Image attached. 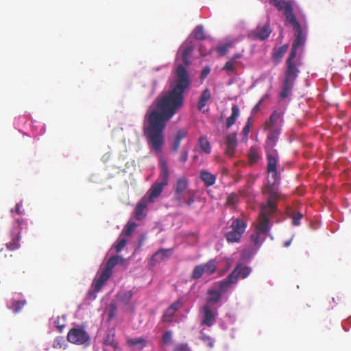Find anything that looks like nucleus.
<instances>
[{"label":"nucleus","mask_w":351,"mask_h":351,"mask_svg":"<svg viewBox=\"0 0 351 351\" xmlns=\"http://www.w3.org/2000/svg\"><path fill=\"white\" fill-rule=\"evenodd\" d=\"M184 89H171L158 95L149 106L145 116L147 125L143 132L150 149L157 153L165 143L164 131L167 123L184 106Z\"/></svg>","instance_id":"f257e3e1"},{"label":"nucleus","mask_w":351,"mask_h":351,"mask_svg":"<svg viewBox=\"0 0 351 351\" xmlns=\"http://www.w3.org/2000/svg\"><path fill=\"white\" fill-rule=\"evenodd\" d=\"M293 27L295 39L292 43L291 49L286 60V70L285 72L284 87L292 88L295 84L301 65L300 58L297 57L298 50L303 47L306 43V36L303 32L300 24L297 19L289 23Z\"/></svg>","instance_id":"f03ea898"},{"label":"nucleus","mask_w":351,"mask_h":351,"mask_svg":"<svg viewBox=\"0 0 351 351\" xmlns=\"http://www.w3.org/2000/svg\"><path fill=\"white\" fill-rule=\"evenodd\" d=\"M169 177V167L167 161L160 158V174L157 180L152 184L149 189V202L159 197L165 186L168 184Z\"/></svg>","instance_id":"7ed1b4c3"},{"label":"nucleus","mask_w":351,"mask_h":351,"mask_svg":"<svg viewBox=\"0 0 351 351\" xmlns=\"http://www.w3.org/2000/svg\"><path fill=\"white\" fill-rule=\"evenodd\" d=\"M265 152L268 183L271 186H274L278 184L280 180V173L278 171L279 154L277 150H265Z\"/></svg>","instance_id":"20e7f679"},{"label":"nucleus","mask_w":351,"mask_h":351,"mask_svg":"<svg viewBox=\"0 0 351 351\" xmlns=\"http://www.w3.org/2000/svg\"><path fill=\"white\" fill-rule=\"evenodd\" d=\"M245 222L241 219H233L230 226L231 229L228 231L225 237L228 242H239L246 228Z\"/></svg>","instance_id":"39448f33"},{"label":"nucleus","mask_w":351,"mask_h":351,"mask_svg":"<svg viewBox=\"0 0 351 351\" xmlns=\"http://www.w3.org/2000/svg\"><path fill=\"white\" fill-rule=\"evenodd\" d=\"M67 340L73 344L88 346L90 344V337L83 327H77L69 331Z\"/></svg>","instance_id":"423d86ee"},{"label":"nucleus","mask_w":351,"mask_h":351,"mask_svg":"<svg viewBox=\"0 0 351 351\" xmlns=\"http://www.w3.org/2000/svg\"><path fill=\"white\" fill-rule=\"evenodd\" d=\"M23 219H17L14 223L13 230L10 232V241L5 243L6 248L8 250L13 251L19 248L21 240V232L22 230V224Z\"/></svg>","instance_id":"0eeeda50"},{"label":"nucleus","mask_w":351,"mask_h":351,"mask_svg":"<svg viewBox=\"0 0 351 351\" xmlns=\"http://www.w3.org/2000/svg\"><path fill=\"white\" fill-rule=\"evenodd\" d=\"M278 198L279 196L277 192L273 191H270L267 197V204L261 206V210L259 215L261 217H267L268 218L271 217L278 210L277 202Z\"/></svg>","instance_id":"6e6552de"},{"label":"nucleus","mask_w":351,"mask_h":351,"mask_svg":"<svg viewBox=\"0 0 351 351\" xmlns=\"http://www.w3.org/2000/svg\"><path fill=\"white\" fill-rule=\"evenodd\" d=\"M270 3L278 10L283 11L288 23L296 19L293 14L292 5L289 2L285 0H270Z\"/></svg>","instance_id":"1a4fd4ad"},{"label":"nucleus","mask_w":351,"mask_h":351,"mask_svg":"<svg viewBox=\"0 0 351 351\" xmlns=\"http://www.w3.org/2000/svg\"><path fill=\"white\" fill-rule=\"evenodd\" d=\"M176 86L174 88H189L190 85L189 73L182 64L177 66L176 69Z\"/></svg>","instance_id":"9d476101"},{"label":"nucleus","mask_w":351,"mask_h":351,"mask_svg":"<svg viewBox=\"0 0 351 351\" xmlns=\"http://www.w3.org/2000/svg\"><path fill=\"white\" fill-rule=\"evenodd\" d=\"M201 312L202 313L201 325H205L208 327L213 326L216 322L218 315L217 310H212L209 305L205 304L202 308Z\"/></svg>","instance_id":"9b49d317"},{"label":"nucleus","mask_w":351,"mask_h":351,"mask_svg":"<svg viewBox=\"0 0 351 351\" xmlns=\"http://www.w3.org/2000/svg\"><path fill=\"white\" fill-rule=\"evenodd\" d=\"M239 268V267H236L225 279L218 282L219 289L221 292H227L232 285L237 283Z\"/></svg>","instance_id":"f8f14e48"},{"label":"nucleus","mask_w":351,"mask_h":351,"mask_svg":"<svg viewBox=\"0 0 351 351\" xmlns=\"http://www.w3.org/2000/svg\"><path fill=\"white\" fill-rule=\"evenodd\" d=\"M271 33V29L269 23H266L263 26L258 25L257 27L250 33V36L253 40H266Z\"/></svg>","instance_id":"ddd939ff"},{"label":"nucleus","mask_w":351,"mask_h":351,"mask_svg":"<svg viewBox=\"0 0 351 351\" xmlns=\"http://www.w3.org/2000/svg\"><path fill=\"white\" fill-rule=\"evenodd\" d=\"M193 50L194 44L189 38L186 39L180 47V51L182 53V60L186 66L191 64L190 57Z\"/></svg>","instance_id":"4468645a"},{"label":"nucleus","mask_w":351,"mask_h":351,"mask_svg":"<svg viewBox=\"0 0 351 351\" xmlns=\"http://www.w3.org/2000/svg\"><path fill=\"white\" fill-rule=\"evenodd\" d=\"M269 132L267 135L265 149V150H276L274 149L280 134V128L267 129Z\"/></svg>","instance_id":"2eb2a0df"},{"label":"nucleus","mask_w":351,"mask_h":351,"mask_svg":"<svg viewBox=\"0 0 351 351\" xmlns=\"http://www.w3.org/2000/svg\"><path fill=\"white\" fill-rule=\"evenodd\" d=\"M183 305L182 302L180 300H178L172 303L164 312L162 316V320L164 322H171L173 319V317L177 311L182 308Z\"/></svg>","instance_id":"dca6fc26"},{"label":"nucleus","mask_w":351,"mask_h":351,"mask_svg":"<svg viewBox=\"0 0 351 351\" xmlns=\"http://www.w3.org/2000/svg\"><path fill=\"white\" fill-rule=\"evenodd\" d=\"M284 111L274 110L269 117V120L265 123V129L278 128L276 125L283 121Z\"/></svg>","instance_id":"f3484780"},{"label":"nucleus","mask_w":351,"mask_h":351,"mask_svg":"<svg viewBox=\"0 0 351 351\" xmlns=\"http://www.w3.org/2000/svg\"><path fill=\"white\" fill-rule=\"evenodd\" d=\"M237 145V134L230 133L226 136V153L229 156H232L234 154L235 148Z\"/></svg>","instance_id":"a211bd4d"},{"label":"nucleus","mask_w":351,"mask_h":351,"mask_svg":"<svg viewBox=\"0 0 351 351\" xmlns=\"http://www.w3.org/2000/svg\"><path fill=\"white\" fill-rule=\"evenodd\" d=\"M111 276L112 274L104 269L100 273L99 276L97 278H95L92 287L95 288L96 291H99Z\"/></svg>","instance_id":"6ab92c4d"},{"label":"nucleus","mask_w":351,"mask_h":351,"mask_svg":"<svg viewBox=\"0 0 351 351\" xmlns=\"http://www.w3.org/2000/svg\"><path fill=\"white\" fill-rule=\"evenodd\" d=\"M211 99L212 95L209 89H204L201 93V95L199 97V101L197 105L198 110L205 112V110L204 108L209 104Z\"/></svg>","instance_id":"aec40b11"},{"label":"nucleus","mask_w":351,"mask_h":351,"mask_svg":"<svg viewBox=\"0 0 351 351\" xmlns=\"http://www.w3.org/2000/svg\"><path fill=\"white\" fill-rule=\"evenodd\" d=\"M199 178L204 182L205 187H210L215 184L217 176L207 170L203 169L199 172Z\"/></svg>","instance_id":"412c9836"},{"label":"nucleus","mask_w":351,"mask_h":351,"mask_svg":"<svg viewBox=\"0 0 351 351\" xmlns=\"http://www.w3.org/2000/svg\"><path fill=\"white\" fill-rule=\"evenodd\" d=\"M187 135V131L184 129H179L174 136L173 141L172 142V151L174 153H177L180 145L181 141L185 138Z\"/></svg>","instance_id":"4be33fe9"},{"label":"nucleus","mask_w":351,"mask_h":351,"mask_svg":"<svg viewBox=\"0 0 351 351\" xmlns=\"http://www.w3.org/2000/svg\"><path fill=\"white\" fill-rule=\"evenodd\" d=\"M269 218L267 217H261L258 215V224L256 227V230H258L261 233H263V236H266L269 230Z\"/></svg>","instance_id":"5701e85b"},{"label":"nucleus","mask_w":351,"mask_h":351,"mask_svg":"<svg viewBox=\"0 0 351 351\" xmlns=\"http://www.w3.org/2000/svg\"><path fill=\"white\" fill-rule=\"evenodd\" d=\"M171 252V249H160L152 256L151 261L154 263H160L168 258Z\"/></svg>","instance_id":"b1692460"},{"label":"nucleus","mask_w":351,"mask_h":351,"mask_svg":"<svg viewBox=\"0 0 351 351\" xmlns=\"http://www.w3.org/2000/svg\"><path fill=\"white\" fill-rule=\"evenodd\" d=\"M123 258L120 256H112L110 257L108 261H107L104 270L107 271L110 274H112V269L118 265L119 262L123 261Z\"/></svg>","instance_id":"393cba45"},{"label":"nucleus","mask_w":351,"mask_h":351,"mask_svg":"<svg viewBox=\"0 0 351 351\" xmlns=\"http://www.w3.org/2000/svg\"><path fill=\"white\" fill-rule=\"evenodd\" d=\"M208 298L206 299V304H208L210 306L211 304H216L218 302L221 298V295L219 291L214 290V289H209L208 290Z\"/></svg>","instance_id":"a878e982"},{"label":"nucleus","mask_w":351,"mask_h":351,"mask_svg":"<svg viewBox=\"0 0 351 351\" xmlns=\"http://www.w3.org/2000/svg\"><path fill=\"white\" fill-rule=\"evenodd\" d=\"M146 343V340L143 337L128 339L127 340V344L129 346L138 350H142L144 347H145Z\"/></svg>","instance_id":"bb28decb"},{"label":"nucleus","mask_w":351,"mask_h":351,"mask_svg":"<svg viewBox=\"0 0 351 351\" xmlns=\"http://www.w3.org/2000/svg\"><path fill=\"white\" fill-rule=\"evenodd\" d=\"M232 114L230 117H228L226 119V128H230L232 125H233L239 117L240 111L237 105H233L232 107Z\"/></svg>","instance_id":"cd10ccee"},{"label":"nucleus","mask_w":351,"mask_h":351,"mask_svg":"<svg viewBox=\"0 0 351 351\" xmlns=\"http://www.w3.org/2000/svg\"><path fill=\"white\" fill-rule=\"evenodd\" d=\"M289 45L287 44H285L282 46H280L277 48H274L273 50V59L278 62L282 56L285 55V53L287 52L288 49Z\"/></svg>","instance_id":"c85d7f7f"},{"label":"nucleus","mask_w":351,"mask_h":351,"mask_svg":"<svg viewBox=\"0 0 351 351\" xmlns=\"http://www.w3.org/2000/svg\"><path fill=\"white\" fill-rule=\"evenodd\" d=\"M147 208V204L144 202H141L137 204L134 210V216L136 219L141 220L145 216V210Z\"/></svg>","instance_id":"c756f323"},{"label":"nucleus","mask_w":351,"mask_h":351,"mask_svg":"<svg viewBox=\"0 0 351 351\" xmlns=\"http://www.w3.org/2000/svg\"><path fill=\"white\" fill-rule=\"evenodd\" d=\"M188 187V180L185 178H180L177 180L174 186V192L177 193H184Z\"/></svg>","instance_id":"7c9ffc66"},{"label":"nucleus","mask_w":351,"mask_h":351,"mask_svg":"<svg viewBox=\"0 0 351 351\" xmlns=\"http://www.w3.org/2000/svg\"><path fill=\"white\" fill-rule=\"evenodd\" d=\"M202 265L204 269V274L211 275L216 271L217 265L215 259H210L207 263Z\"/></svg>","instance_id":"2f4dec72"},{"label":"nucleus","mask_w":351,"mask_h":351,"mask_svg":"<svg viewBox=\"0 0 351 351\" xmlns=\"http://www.w3.org/2000/svg\"><path fill=\"white\" fill-rule=\"evenodd\" d=\"M26 303H27L26 300H14L12 302V304L10 306V308L12 309L13 313H17L24 307V306L26 304Z\"/></svg>","instance_id":"473e14b6"},{"label":"nucleus","mask_w":351,"mask_h":351,"mask_svg":"<svg viewBox=\"0 0 351 351\" xmlns=\"http://www.w3.org/2000/svg\"><path fill=\"white\" fill-rule=\"evenodd\" d=\"M132 295L133 293L132 291H126L119 293L118 298L120 302H123L124 304H128L132 298Z\"/></svg>","instance_id":"72a5a7b5"},{"label":"nucleus","mask_w":351,"mask_h":351,"mask_svg":"<svg viewBox=\"0 0 351 351\" xmlns=\"http://www.w3.org/2000/svg\"><path fill=\"white\" fill-rule=\"evenodd\" d=\"M193 34L196 40H202L206 38L204 27L201 25L195 27L193 29Z\"/></svg>","instance_id":"f704fd0d"},{"label":"nucleus","mask_w":351,"mask_h":351,"mask_svg":"<svg viewBox=\"0 0 351 351\" xmlns=\"http://www.w3.org/2000/svg\"><path fill=\"white\" fill-rule=\"evenodd\" d=\"M199 147L202 151H204L206 154L210 153V152H211L210 145L206 138H205L204 136H201L199 138Z\"/></svg>","instance_id":"c9c22d12"},{"label":"nucleus","mask_w":351,"mask_h":351,"mask_svg":"<svg viewBox=\"0 0 351 351\" xmlns=\"http://www.w3.org/2000/svg\"><path fill=\"white\" fill-rule=\"evenodd\" d=\"M265 239V236H263V233H261L258 230L255 231L254 234L251 236L252 241L255 245H261Z\"/></svg>","instance_id":"e433bc0d"},{"label":"nucleus","mask_w":351,"mask_h":351,"mask_svg":"<svg viewBox=\"0 0 351 351\" xmlns=\"http://www.w3.org/2000/svg\"><path fill=\"white\" fill-rule=\"evenodd\" d=\"M204 275V269L202 265H196L192 271L191 278L193 280H198Z\"/></svg>","instance_id":"4c0bfd02"},{"label":"nucleus","mask_w":351,"mask_h":351,"mask_svg":"<svg viewBox=\"0 0 351 351\" xmlns=\"http://www.w3.org/2000/svg\"><path fill=\"white\" fill-rule=\"evenodd\" d=\"M137 224L136 223L128 222L122 230L121 234L127 237L131 236Z\"/></svg>","instance_id":"58836bf2"},{"label":"nucleus","mask_w":351,"mask_h":351,"mask_svg":"<svg viewBox=\"0 0 351 351\" xmlns=\"http://www.w3.org/2000/svg\"><path fill=\"white\" fill-rule=\"evenodd\" d=\"M249 160L251 163H256L260 159V155L254 147H251L248 154Z\"/></svg>","instance_id":"ea45409f"},{"label":"nucleus","mask_w":351,"mask_h":351,"mask_svg":"<svg viewBox=\"0 0 351 351\" xmlns=\"http://www.w3.org/2000/svg\"><path fill=\"white\" fill-rule=\"evenodd\" d=\"M236 267H239L238 269V277L241 275L243 278H245L251 272V269L249 267L243 266L241 264H238Z\"/></svg>","instance_id":"a19ab883"},{"label":"nucleus","mask_w":351,"mask_h":351,"mask_svg":"<svg viewBox=\"0 0 351 351\" xmlns=\"http://www.w3.org/2000/svg\"><path fill=\"white\" fill-rule=\"evenodd\" d=\"M195 202V193L191 190L186 192V196L184 197L183 204H185L187 206H190Z\"/></svg>","instance_id":"79ce46f5"},{"label":"nucleus","mask_w":351,"mask_h":351,"mask_svg":"<svg viewBox=\"0 0 351 351\" xmlns=\"http://www.w3.org/2000/svg\"><path fill=\"white\" fill-rule=\"evenodd\" d=\"M104 344L105 346H112L114 348V350L117 349L118 343L114 341V335H110V334L107 335L104 341Z\"/></svg>","instance_id":"37998d69"},{"label":"nucleus","mask_w":351,"mask_h":351,"mask_svg":"<svg viewBox=\"0 0 351 351\" xmlns=\"http://www.w3.org/2000/svg\"><path fill=\"white\" fill-rule=\"evenodd\" d=\"M239 200V197L236 193H231L228 195L227 199H226V205L228 206H234V205L237 204V202Z\"/></svg>","instance_id":"c03bdc74"},{"label":"nucleus","mask_w":351,"mask_h":351,"mask_svg":"<svg viewBox=\"0 0 351 351\" xmlns=\"http://www.w3.org/2000/svg\"><path fill=\"white\" fill-rule=\"evenodd\" d=\"M290 216L292 218V223L294 226H298L300 224V221L302 217V215L300 212L291 211L289 213Z\"/></svg>","instance_id":"a18cd8bd"},{"label":"nucleus","mask_w":351,"mask_h":351,"mask_svg":"<svg viewBox=\"0 0 351 351\" xmlns=\"http://www.w3.org/2000/svg\"><path fill=\"white\" fill-rule=\"evenodd\" d=\"M127 243V240L125 238H121V237L117 241L116 244L114 245L115 250L117 253L120 252L123 247L125 246Z\"/></svg>","instance_id":"49530a36"},{"label":"nucleus","mask_w":351,"mask_h":351,"mask_svg":"<svg viewBox=\"0 0 351 351\" xmlns=\"http://www.w3.org/2000/svg\"><path fill=\"white\" fill-rule=\"evenodd\" d=\"M231 45H232V44L230 43H226L223 45L218 46L216 48V51H217L218 54L220 56H225L227 53L228 49H229V47H231Z\"/></svg>","instance_id":"de8ad7c7"},{"label":"nucleus","mask_w":351,"mask_h":351,"mask_svg":"<svg viewBox=\"0 0 351 351\" xmlns=\"http://www.w3.org/2000/svg\"><path fill=\"white\" fill-rule=\"evenodd\" d=\"M162 342L165 344L172 343V332L171 331H166L162 337Z\"/></svg>","instance_id":"09e8293b"},{"label":"nucleus","mask_w":351,"mask_h":351,"mask_svg":"<svg viewBox=\"0 0 351 351\" xmlns=\"http://www.w3.org/2000/svg\"><path fill=\"white\" fill-rule=\"evenodd\" d=\"M186 193H177L176 192H174V199L176 201L178 206H180L182 205Z\"/></svg>","instance_id":"8fccbe9b"},{"label":"nucleus","mask_w":351,"mask_h":351,"mask_svg":"<svg viewBox=\"0 0 351 351\" xmlns=\"http://www.w3.org/2000/svg\"><path fill=\"white\" fill-rule=\"evenodd\" d=\"M201 339L206 343L210 348H213L214 346V342L213 339L206 335H203L201 337Z\"/></svg>","instance_id":"3c124183"},{"label":"nucleus","mask_w":351,"mask_h":351,"mask_svg":"<svg viewBox=\"0 0 351 351\" xmlns=\"http://www.w3.org/2000/svg\"><path fill=\"white\" fill-rule=\"evenodd\" d=\"M173 351H191L186 343H180L175 346Z\"/></svg>","instance_id":"603ef678"},{"label":"nucleus","mask_w":351,"mask_h":351,"mask_svg":"<svg viewBox=\"0 0 351 351\" xmlns=\"http://www.w3.org/2000/svg\"><path fill=\"white\" fill-rule=\"evenodd\" d=\"M250 130V121L249 119L242 131V133L243 135V138H245V140H247Z\"/></svg>","instance_id":"864d4df0"},{"label":"nucleus","mask_w":351,"mask_h":351,"mask_svg":"<svg viewBox=\"0 0 351 351\" xmlns=\"http://www.w3.org/2000/svg\"><path fill=\"white\" fill-rule=\"evenodd\" d=\"M63 343L64 340L62 337H57L53 341V347L56 349L61 348Z\"/></svg>","instance_id":"5fc2aeb1"},{"label":"nucleus","mask_w":351,"mask_h":351,"mask_svg":"<svg viewBox=\"0 0 351 351\" xmlns=\"http://www.w3.org/2000/svg\"><path fill=\"white\" fill-rule=\"evenodd\" d=\"M223 69L228 71H232L234 70V62L233 60H230L228 61L226 64L223 66Z\"/></svg>","instance_id":"6e6d98bb"},{"label":"nucleus","mask_w":351,"mask_h":351,"mask_svg":"<svg viewBox=\"0 0 351 351\" xmlns=\"http://www.w3.org/2000/svg\"><path fill=\"white\" fill-rule=\"evenodd\" d=\"M267 97V95H265V97H262L259 101L255 105V106L252 109V114H256L257 113L259 110H260V106L262 104V103L263 102L264 99L265 97Z\"/></svg>","instance_id":"4d7b16f0"},{"label":"nucleus","mask_w":351,"mask_h":351,"mask_svg":"<svg viewBox=\"0 0 351 351\" xmlns=\"http://www.w3.org/2000/svg\"><path fill=\"white\" fill-rule=\"evenodd\" d=\"M210 68L208 66H206L205 67H204V69H202V73H201V79L202 80H204L205 79L208 75L210 73Z\"/></svg>","instance_id":"13d9d810"},{"label":"nucleus","mask_w":351,"mask_h":351,"mask_svg":"<svg viewBox=\"0 0 351 351\" xmlns=\"http://www.w3.org/2000/svg\"><path fill=\"white\" fill-rule=\"evenodd\" d=\"M291 89H282V91L279 94V97L281 99H283L289 95H291Z\"/></svg>","instance_id":"bf43d9fd"},{"label":"nucleus","mask_w":351,"mask_h":351,"mask_svg":"<svg viewBox=\"0 0 351 351\" xmlns=\"http://www.w3.org/2000/svg\"><path fill=\"white\" fill-rule=\"evenodd\" d=\"M98 291H96L95 288H93L92 290H89L87 293L86 298L88 300H95L97 297L96 293Z\"/></svg>","instance_id":"052dcab7"},{"label":"nucleus","mask_w":351,"mask_h":351,"mask_svg":"<svg viewBox=\"0 0 351 351\" xmlns=\"http://www.w3.org/2000/svg\"><path fill=\"white\" fill-rule=\"evenodd\" d=\"M188 159V151L187 150H182L180 154V160L181 162L184 163Z\"/></svg>","instance_id":"680f3d73"},{"label":"nucleus","mask_w":351,"mask_h":351,"mask_svg":"<svg viewBox=\"0 0 351 351\" xmlns=\"http://www.w3.org/2000/svg\"><path fill=\"white\" fill-rule=\"evenodd\" d=\"M22 206V203H17L16 204V207H15V212L19 214V215H21L23 214V212L21 210V207Z\"/></svg>","instance_id":"e2e57ef3"},{"label":"nucleus","mask_w":351,"mask_h":351,"mask_svg":"<svg viewBox=\"0 0 351 351\" xmlns=\"http://www.w3.org/2000/svg\"><path fill=\"white\" fill-rule=\"evenodd\" d=\"M54 324L57 328H58L59 331L62 332V328H64V325H60L58 319L54 322Z\"/></svg>","instance_id":"0e129e2a"},{"label":"nucleus","mask_w":351,"mask_h":351,"mask_svg":"<svg viewBox=\"0 0 351 351\" xmlns=\"http://www.w3.org/2000/svg\"><path fill=\"white\" fill-rule=\"evenodd\" d=\"M241 55L240 53H237L235 55H234V56L232 58L231 60H233L234 62H235V60L237 59V58H241Z\"/></svg>","instance_id":"69168bd1"},{"label":"nucleus","mask_w":351,"mask_h":351,"mask_svg":"<svg viewBox=\"0 0 351 351\" xmlns=\"http://www.w3.org/2000/svg\"><path fill=\"white\" fill-rule=\"evenodd\" d=\"M199 52H200L202 56H205L207 53L206 51H203V49H202V47H199Z\"/></svg>","instance_id":"338daca9"},{"label":"nucleus","mask_w":351,"mask_h":351,"mask_svg":"<svg viewBox=\"0 0 351 351\" xmlns=\"http://www.w3.org/2000/svg\"><path fill=\"white\" fill-rule=\"evenodd\" d=\"M291 242V240H289V241H286V242L284 243V246H285V247H288V246H289V245H290Z\"/></svg>","instance_id":"774afa93"}]
</instances>
